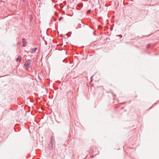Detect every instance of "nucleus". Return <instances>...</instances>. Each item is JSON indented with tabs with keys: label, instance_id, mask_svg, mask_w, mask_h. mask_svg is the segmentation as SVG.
I'll list each match as a JSON object with an SVG mask.
<instances>
[{
	"label": "nucleus",
	"instance_id": "1",
	"mask_svg": "<svg viewBox=\"0 0 159 159\" xmlns=\"http://www.w3.org/2000/svg\"><path fill=\"white\" fill-rule=\"evenodd\" d=\"M31 64V61L30 59H29L25 62L24 65V66L27 70H28Z\"/></svg>",
	"mask_w": 159,
	"mask_h": 159
},
{
	"label": "nucleus",
	"instance_id": "4",
	"mask_svg": "<svg viewBox=\"0 0 159 159\" xmlns=\"http://www.w3.org/2000/svg\"><path fill=\"white\" fill-rule=\"evenodd\" d=\"M21 57H20V56H18V57H17L16 59V61H19L20 62L21 61Z\"/></svg>",
	"mask_w": 159,
	"mask_h": 159
},
{
	"label": "nucleus",
	"instance_id": "15",
	"mask_svg": "<svg viewBox=\"0 0 159 159\" xmlns=\"http://www.w3.org/2000/svg\"><path fill=\"white\" fill-rule=\"evenodd\" d=\"M123 107H122V109H123Z\"/></svg>",
	"mask_w": 159,
	"mask_h": 159
},
{
	"label": "nucleus",
	"instance_id": "5",
	"mask_svg": "<svg viewBox=\"0 0 159 159\" xmlns=\"http://www.w3.org/2000/svg\"><path fill=\"white\" fill-rule=\"evenodd\" d=\"M37 48H34L31 50V51H30V52L32 53H34L36 52V51L37 50Z\"/></svg>",
	"mask_w": 159,
	"mask_h": 159
},
{
	"label": "nucleus",
	"instance_id": "8",
	"mask_svg": "<svg viewBox=\"0 0 159 159\" xmlns=\"http://www.w3.org/2000/svg\"><path fill=\"white\" fill-rule=\"evenodd\" d=\"M62 18H63V17H60V18L59 19V21H60Z\"/></svg>",
	"mask_w": 159,
	"mask_h": 159
},
{
	"label": "nucleus",
	"instance_id": "9",
	"mask_svg": "<svg viewBox=\"0 0 159 159\" xmlns=\"http://www.w3.org/2000/svg\"><path fill=\"white\" fill-rule=\"evenodd\" d=\"M56 159H62L60 157L57 158Z\"/></svg>",
	"mask_w": 159,
	"mask_h": 159
},
{
	"label": "nucleus",
	"instance_id": "14",
	"mask_svg": "<svg viewBox=\"0 0 159 159\" xmlns=\"http://www.w3.org/2000/svg\"><path fill=\"white\" fill-rule=\"evenodd\" d=\"M125 102H123V104H124V103H125Z\"/></svg>",
	"mask_w": 159,
	"mask_h": 159
},
{
	"label": "nucleus",
	"instance_id": "10",
	"mask_svg": "<svg viewBox=\"0 0 159 159\" xmlns=\"http://www.w3.org/2000/svg\"><path fill=\"white\" fill-rule=\"evenodd\" d=\"M90 152H93V150L92 149H91V150H90Z\"/></svg>",
	"mask_w": 159,
	"mask_h": 159
},
{
	"label": "nucleus",
	"instance_id": "2",
	"mask_svg": "<svg viewBox=\"0 0 159 159\" xmlns=\"http://www.w3.org/2000/svg\"><path fill=\"white\" fill-rule=\"evenodd\" d=\"M54 144L53 142H50V143L48 145V148L50 150H52L53 148V146Z\"/></svg>",
	"mask_w": 159,
	"mask_h": 159
},
{
	"label": "nucleus",
	"instance_id": "6",
	"mask_svg": "<svg viewBox=\"0 0 159 159\" xmlns=\"http://www.w3.org/2000/svg\"><path fill=\"white\" fill-rule=\"evenodd\" d=\"M51 142H53L54 143V140H53V138L52 136H51V137L50 138V141Z\"/></svg>",
	"mask_w": 159,
	"mask_h": 159
},
{
	"label": "nucleus",
	"instance_id": "11",
	"mask_svg": "<svg viewBox=\"0 0 159 159\" xmlns=\"http://www.w3.org/2000/svg\"><path fill=\"white\" fill-rule=\"evenodd\" d=\"M93 34H94V35H95V33H94H94H93Z\"/></svg>",
	"mask_w": 159,
	"mask_h": 159
},
{
	"label": "nucleus",
	"instance_id": "3",
	"mask_svg": "<svg viewBox=\"0 0 159 159\" xmlns=\"http://www.w3.org/2000/svg\"><path fill=\"white\" fill-rule=\"evenodd\" d=\"M22 41L23 43V46L24 47H26L27 45V43L25 41V38H23L22 39Z\"/></svg>",
	"mask_w": 159,
	"mask_h": 159
},
{
	"label": "nucleus",
	"instance_id": "12",
	"mask_svg": "<svg viewBox=\"0 0 159 159\" xmlns=\"http://www.w3.org/2000/svg\"><path fill=\"white\" fill-rule=\"evenodd\" d=\"M137 97V95H136V96H135V98H136Z\"/></svg>",
	"mask_w": 159,
	"mask_h": 159
},
{
	"label": "nucleus",
	"instance_id": "7",
	"mask_svg": "<svg viewBox=\"0 0 159 159\" xmlns=\"http://www.w3.org/2000/svg\"><path fill=\"white\" fill-rule=\"evenodd\" d=\"M150 46H151V44H148L147 45V48H148L150 47Z\"/></svg>",
	"mask_w": 159,
	"mask_h": 159
},
{
	"label": "nucleus",
	"instance_id": "13",
	"mask_svg": "<svg viewBox=\"0 0 159 159\" xmlns=\"http://www.w3.org/2000/svg\"><path fill=\"white\" fill-rule=\"evenodd\" d=\"M38 1H41V0H38Z\"/></svg>",
	"mask_w": 159,
	"mask_h": 159
}]
</instances>
